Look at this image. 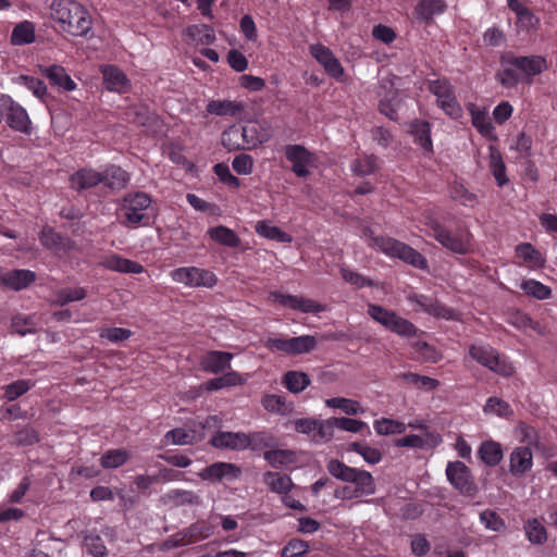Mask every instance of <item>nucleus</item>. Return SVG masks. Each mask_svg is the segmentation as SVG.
Listing matches in <instances>:
<instances>
[{"label":"nucleus","mask_w":557,"mask_h":557,"mask_svg":"<svg viewBox=\"0 0 557 557\" xmlns=\"http://www.w3.org/2000/svg\"><path fill=\"white\" fill-rule=\"evenodd\" d=\"M264 346L268 349H276L287 355H301L312 351L317 346V339L312 335H302L288 339L268 338L264 342Z\"/></svg>","instance_id":"9"},{"label":"nucleus","mask_w":557,"mask_h":557,"mask_svg":"<svg viewBox=\"0 0 557 557\" xmlns=\"http://www.w3.org/2000/svg\"><path fill=\"white\" fill-rule=\"evenodd\" d=\"M336 418L326 420H318L317 430L312 435V442L325 443L330 442L334 436V428H336Z\"/></svg>","instance_id":"45"},{"label":"nucleus","mask_w":557,"mask_h":557,"mask_svg":"<svg viewBox=\"0 0 557 557\" xmlns=\"http://www.w3.org/2000/svg\"><path fill=\"white\" fill-rule=\"evenodd\" d=\"M263 457L273 468H280L296 461V454L290 449L267 450Z\"/></svg>","instance_id":"34"},{"label":"nucleus","mask_w":557,"mask_h":557,"mask_svg":"<svg viewBox=\"0 0 557 557\" xmlns=\"http://www.w3.org/2000/svg\"><path fill=\"white\" fill-rule=\"evenodd\" d=\"M285 156L292 162V171L299 177L309 175L307 169L311 159V153L301 145H287L285 147Z\"/></svg>","instance_id":"15"},{"label":"nucleus","mask_w":557,"mask_h":557,"mask_svg":"<svg viewBox=\"0 0 557 557\" xmlns=\"http://www.w3.org/2000/svg\"><path fill=\"white\" fill-rule=\"evenodd\" d=\"M35 26L29 21L17 24L11 34V42L15 46L28 45L35 41Z\"/></svg>","instance_id":"31"},{"label":"nucleus","mask_w":557,"mask_h":557,"mask_svg":"<svg viewBox=\"0 0 557 557\" xmlns=\"http://www.w3.org/2000/svg\"><path fill=\"white\" fill-rule=\"evenodd\" d=\"M171 277L174 282L193 288H212L218 282V278L212 271L197 267L175 269L171 272Z\"/></svg>","instance_id":"7"},{"label":"nucleus","mask_w":557,"mask_h":557,"mask_svg":"<svg viewBox=\"0 0 557 557\" xmlns=\"http://www.w3.org/2000/svg\"><path fill=\"white\" fill-rule=\"evenodd\" d=\"M0 112L5 116L7 123L12 129L25 134L30 132V120L26 110L10 96H0Z\"/></svg>","instance_id":"8"},{"label":"nucleus","mask_w":557,"mask_h":557,"mask_svg":"<svg viewBox=\"0 0 557 557\" xmlns=\"http://www.w3.org/2000/svg\"><path fill=\"white\" fill-rule=\"evenodd\" d=\"M129 458L125 449H111L102 455L100 465L104 469H115L123 466Z\"/></svg>","instance_id":"44"},{"label":"nucleus","mask_w":557,"mask_h":557,"mask_svg":"<svg viewBox=\"0 0 557 557\" xmlns=\"http://www.w3.org/2000/svg\"><path fill=\"white\" fill-rule=\"evenodd\" d=\"M84 546L95 557H103L107 554L104 543L99 535L89 534L85 536Z\"/></svg>","instance_id":"60"},{"label":"nucleus","mask_w":557,"mask_h":557,"mask_svg":"<svg viewBox=\"0 0 557 557\" xmlns=\"http://www.w3.org/2000/svg\"><path fill=\"white\" fill-rule=\"evenodd\" d=\"M270 299L278 302L283 307L290 308L293 310H298L305 313H317L323 310V307L317 304L314 300L294 296L289 294H282L278 292H271Z\"/></svg>","instance_id":"12"},{"label":"nucleus","mask_w":557,"mask_h":557,"mask_svg":"<svg viewBox=\"0 0 557 557\" xmlns=\"http://www.w3.org/2000/svg\"><path fill=\"white\" fill-rule=\"evenodd\" d=\"M256 232L269 239H273L280 243H290L292 236L285 232H283L277 226L270 225L265 221H259L256 224Z\"/></svg>","instance_id":"38"},{"label":"nucleus","mask_w":557,"mask_h":557,"mask_svg":"<svg viewBox=\"0 0 557 557\" xmlns=\"http://www.w3.org/2000/svg\"><path fill=\"white\" fill-rule=\"evenodd\" d=\"M325 405L330 408L341 409L346 414H357L362 411L360 404L356 400L344 398V397H334L325 400Z\"/></svg>","instance_id":"56"},{"label":"nucleus","mask_w":557,"mask_h":557,"mask_svg":"<svg viewBox=\"0 0 557 557\" xmlns=\"http://www.w3.org/2000/svg\"><path fill=\"white\" fill-rule=\"evenodd\" d=\"M374 429L380 435L401 434L406 431L404 422L382 418L374 422Z\"/></svg>","instance_id":"54"},{"label":"nucleus","mask_w":557,"mask_h":557,"mask_svg":"<svg viewBox=\"0 0 557 557\" xmlns=\"http://www.w3.org/2000/svg\"><path fill=\"white\" fill-rule=\"evenodd\" d=\"M240 474V469L227 462H215L207 467L201 476L205 480H221L224 476L237 478Z\"/></svg>","instance_id":"24"},{"label":"nucleus","mask_w":557,"mask_h":557,"mask_svg":"<svg viewBox=\"0 0 557 557\" xmlns=\"http://www.w3.org/2000/svg\"><path fill=\"white\" fill-rule=\"evenodd\" d=\"M233 354L226 351L211 350L201 357L202 370L210 373H219L230 368Z\"/></svg>","instance_id":"19"},{"label":"nucleus","mask_w":557,"mask_h":557,"mask_svg":"<svg viewBox=\"0 0 557 557\" xmlns=\"http://www.w3.org/2000/svg\"><path fill=\"white\" fill-rule=\"evenodd\" d=\"M348 450L358 453L370 465H376L382 460L381 451L367 443L354 442L349 445Z\"/></svg>","instance_id":"49"},{"label":"nucleus","mask_w":557,"mask_h":557,"mask_svg":"<svg viewBox=\"0 0 557 557\" xmlns=\"http://www.w3.org/2000/svg\"><path fill=\"white\" fill-rule=\"evenodd\" d=\"M485 413H495L499 417H508L512 414L510 406L503 399L491 397L484 406Z\"/></svg>","instance_id":"57"},{"label":"nucleus","mask_w":557,"mask_h":557,"mask_svg":"<svg viewBox=\"0 0 557 557\" xmlns=\"http://www.w3.org/2000/svg\"><path fill=\"white\" fill-rule=\"evenodd\" d=\"M309 550V544L299 539L290 540L282 549V557H302Z\"/></svg>","instance_id":"58"},{"label":"nucleus","mask_w":557,"mask_h":557,"mask_svg":"<svg viewBox=\"0 0 557 557\" xmlns=\"http://www.w3.org/2000/svg\"><path fill=\"white\" fill-rule=\"evenodd\" d=\"M469 355L480 364L488 368L490 370L502 375H510L512 368L505 360L499 358V355L491 346H476L471 345Z\"/></svg>","instance_id":"10"},{"label":"nucleus","mask_w":557,"mask_h":557,"mask_svg":"<svg viewBox=\"0 0 557 557\" xmlns=\"http://www.w3.org/2000/svg\"><path fill=\"white\" fill-rule=\"evenodd\" d=\"M213 171L221 182L227 184L232 188L239 187V180L231 173L227 164L218 163L213 166Z\"/></svg>","instance_id":"62"},{"label":"nucleus","mask_w":557,"mask_h":557,"mask_svg":"<svg viewBox=\"0 0 557 557\" xmlns=\"http://www.w3.org/2000/svg\"><path fill=\"white\" fill-rule=\"evenodd\" d=\"M86 297V290L82 287L78 288H63L57 293V304L64 306L72 301H78Z\"/></svg>","instance_id":"59"},{"label":"nucleus","mask_w":557,"mask_h":557,"mask_svg":"<svg viewBox=\"0 0 557 557\" xmlns=\"http://www.w3.org/2000/svg\"><path fill=\"white\" fill-rule=\"evenodd\" d=\"M377 168V159L373 154L358 158L351 164L352 172L358 176H367L373 174Z\"/></svg>","instance_id":"46"},{"label":"nucleus","mask_w":557,"mask_h":557,"mask_svg":"<svg viewBox=\"0 0 557 557\" xmlns=\"http://www.w3.org/2000/svg\"><path fill=\"white\" fill-rule=\"evenodd\" d=\"M102 75L107 89L117 92L127 90L128 79L119 67L107 65L102 69Z\"/></svg>","instance_id":"21"},{"label":"nucleus","mask_w":557,"mask_h":557,"mask_svg":"<svg viewBox=\"0 0 557 557\" xmlns=\"http://www.w3.org/2000/svg\"><path fill=\"white\" fill-rule=\"evenodd\" d=\"M151 205V198L143 191L126 194L123 198L122 210L124 211L123 225L134 227L139 224L147 225L149 218L144 212Z\"/></svg>","instance_id":"4"},{"label":"nucleus","mask_w":557,"mask_h":557,"mask_svg":"<svg viewBox=\"0 0 557 557\" xmlns=\"http://www.w3.org/2000/svg\"><path fill=\"white\" fill-rule=\"evenodd\" d=\"M183 532L184 536H186V540L188 541V544H190L197 542L198 540L209 537L213 531L209 523L205 521H198L193 523Z\"/></svg>","instance_id":"51"},{"label":"nucleus","mask_w":557,"mask_h":557,"mask_svg":"<svg viewBox=\"0 0 557 557\" xmlns=\"http://www.w3.org/2000/svg\"><path fill=\"white\" fill-rule=\"evenodd\" d=\"M245 106L242 102L231 100H211L207 104V111L215 115L238 116L244 111Z\"/></svg>","instance_id":"25"},{"label":"nucleus","mask_w":557,"mask_h":557,"mask_svg":"<svg viewBox=\"0 0 557 557\" xmlns=\"http://www.w3.org/2000/svg\"><path fill=\"white\" fill-rule=\"evenodd\" d=\"M129 121L139 125V126H148L154 123L156 114L151 112L147 106L137 104L131 107L126 112Z\"/></svg>","instance_id":"36"},{"label":"nucleus","mask_w":557,"mask_h":557,"mask_svg":"<svg viewBox=\"0 0 557 557\" xmlns=\"http://www.w3.org/2000/svg\"><path fill=\"white\" fill-rule=\"evenodd\" d=\"M368 313L373 320L387 329L391 323L389 321L394 318L395 311L387 310L379 305H370Z\"/></svg>","instance_id":"61"},{"label":"nucleus","mask_w":557,"mask_h":557,"mask_svg":"<svg viewBox=\"0 0 557 557\" xmlns=\"http://www.w3.org/2000/svg\"><path fill=\"white\" fill-rule=\"evenodd\" d=\"M508 65L498 72L496 77L505 87H513L520 82L532 83V77L547 69L545 58L541 55L516 57L508 54L502 58Z\"/></svg>","instance_id":"3"},{"label":"nucleus","mask_w":557,"mask_h":557,"mask_svg":"<svg viewBox=\"0 0 557 557\" xmlns=\"http://www.w3.org/2000/svg\"><path fill=\"white\" fill-rule=\"evenodd\" d=\"M50 9L53 21L72 36H86L92 28L89 12L75 0H54Z\"/></svg>","instance_id":"2"},{"label":"nucleus","mask_w":557,"mask_h":557,"mask_svg":"<svg viewBox=\"0 0 557 557\" xmlns=\"http://www.w3.org/2000/svg\"><path fill=\"white\" fill-rule=\"evenodd\" d=\"M389 325L387 330L394 332L404 337L414 336L418 332V329L410 321L399 317L396 312L394 318L389 321Z\"/></svg>","instance_id":"50"},{"label":"nucleus","mask_w":557,"mask_h":557,"mask_svg":"<svg viewBox=\"0 0 557 557\" xmlns=\"http://www.w3.org/2000/svg\"><path fill=\"white\" fill-rule=\"evenodd\" d=\"M411 346L413 347L414 352L417 354V358L424 362L435 363L442 358L441 352L436 350L435 347L429 345L426 342L417 341L413 342Z\"/></svg>","instance_id":"47"},{"label":"nucleus","mask_w":557,"mask_h":557,"mask_svg":"<svg viewBox=\"0 0 557 557\" xmlns=\"http://www.w3.org/2000/svg\"><path fill=\"white\" fill-rule=\"evenodd\" d=\"M411 133L416 141L426 151H432L431 127L426 121H414L411 124Z\"/></svg>","instance_id":"35"},{"label":"nucleus","mask_w":557,"mask_h":557,"mask_svg":"<svg viewBox=\"0 0 557 557\" xmlns=\"http://www.w3.org/2000/svg\"><path fill=\"white\" fill-rule=\"evenodd\" d=\"M471 120L472 125L486 137H492L495 127L493 126L491 119L485 114L484 111L474 110V104H471Z\"/></svg>","instance_id":"43"},{"label":"nucleus","mask_w":557,"mask_h":557,"mask_svg":"<svg viewBox=\"0 0 557 557\" xmlns=\"http://www.w3.org/2000/svg\"><path fill=\"white\" fill-rule=\"evenodd\" d=\"M430 227L433 237L446 249L459 255H466L469 251V234L465 236L453 235L437 221L431 222Z\"/></svg>","instance_id":"11"},{"label":"nucleus","mask_w":557,"mask_h":557,"mask_svg":"<svg viewBox=\"0 0 557 557\" xmlns=\"http://www.w3.org/2000/svg\"><path fill=\"white\" fill-rule=\"evenodd\" d=\"M408 299L412 302L418 304L423 310L432 315L437 318H451V310L446 307L440 305L433 298L423 296V295H410Z\"/></svg>","instance_id":"26"},{"label":"nucleus","mask_w":557,"mask_h":557,"mask_svg":"<svg viewBox=\"0 0 557 557\" xmlns=\"http://www.w3.org/2000/svg\"><path fill=\"white\" fill-rule=\"evenodd\" d=\"M210 444L220 449L242 450L251 444L249 435L242 432L219 431L210 440Z\"/></svg>","instance_id":"13"},{"label":"nucleus","mask_w":557,"mask_h":557,"mask_svg":"<svg viewBox=\"0 0 557 557\" xmlns=\"http://www.w3.org/2000/svg\"><path fill=\"white\" fill-rule=\"evenodd\" d=\"M451 199L459 201L463 206L473 207L478 203L475 194L470 193L463 185L454 183L449 188Z\"/></svg>","instance_id":"55"},{"label":"nucleus","mask_w":557,"mask_h":557,"mask_svg":"<svg viewBox=\"0 0 557 557\" xmlns=\"http://www.w3.org/2000/svg\"><path fill=\"white\" fill-rule=\"evenodd\" d=\"M70 182L72 188L81 193L98 186L102 183V176L101 172H97L89 168H83L71 175Z\"/></svg>","instance_id":"17"},{"label":"nucleus","mask_w":557,"mask_h":557,"mask_svg":"<svg viewBox=\"0 0 557 557\" xmlns=\"http://www.w3.org/2000/svg\"><path fill=\"white\" fill-rule=\"evenodd\" d=\"M446 3L443 0H421L414 8V15L418 20L430 22L435 14L444 12Z\"/></svg>","instance_id":"27"},{"label":"nucleus","mask_w":557,"mask_h":557,"mask_svg":"<svg viewBox=\"0 0 557 557\" xmlns=\"http://www.w3.org/2000/svg\"><path fill=\"white\" fill-rule=\"evenodd\" d=\"M38 70L42 76L49 79L51 85L58 86L67 91L74 90L76 88V84L66 73L65 69L61 65H39Z\"/></svg>","instance_id":"16"},{"label":"nucleus","mask_w":557,"mask_h":557,"mask_svg":"<svg viewBox=\"0 0 557 557\" xmlns=\"http://www.w3.org/2000/svg\"><path fill=\"white\" fill-rule=\"evenodd\" d=\"M490 168L498 186L502 187L508 183L505 163L499 151L495 148H491Z\"/></svg>","instance_id":"39"},{"label":"nucleus","mask_w":557,"mask_h":557,"mask_svg":"<svg viewBox=\"0 0 557 557\" xmlns=\"http://www.w3.org/2000/svg\"><path fill=\"white\" fill-rule=\"evenodd\" d=\"M478 453L481 460L488 467L497 466L503 459L502 446L494 441L483 442Z\"/></svg>","instance_id":"28"},{"label":"nucleus","mask_w":557,"mask_h":557,"mask_svg":"<svg viewBox=\"0 0 557 557\" xmlns=\"http://www.w3.org/2000/svg\"><path fill=\"white\" fill-rule=\"evenodd\" d=\"M528 540L533 544H543L547 540L545 527L537 520H529L524 525Z\"/></svg>","instance_id":"52"},{"label":"nucleus","mask_w":557,"mask_h":557,"mask_svg":"<svg viewBox=\"0 0 557 557\" xmlns=\"http://www.w3.org/2000/svg\"><path fill=\"white\" fill-rule=\"evenodd\" d=\"M374 243L386 255L399 258L418 269H425L428 265L426 259L419 251L405 243L389 237L374 238Z\"/></svg>","instance_id":"5"},{"label":"nucleus","mask_w":557,"mask_h":557,"mask_svg":"<svg viewBox=\"0 0 557 557\" xmlns=\"http://www.w3.org/2000/svg\"><path fill=\"white\" fill-rule=\"evenodd\" d=\"M160 502L165 506L182 507V506H198L201 504L200 496L193 491L187 490H171L160 497Z\"/></svg>","instance_id":"18"},{"label":"nucleus","mask_w":557,"mask_h":557,"mask_svg":"<svg viewBox=\"0 0 557 557\" xmlns=\"http://www.w3.org/2000/svg\"><path fill=\"white\" fill-rule=\"evenodd\" d=\"M264 482L269 485L271 491L280 494H287L293 487L292 479L286 474L275 472H267L264 474Z\"/></svg>","instance_id":"37"},{"label":"nucleus","mask_w":557,"mask_h":557,"mask_svg":"<svg viewBox=\"0 0 557 557\" xmlns=\"http://www.w3.org/2000/svg\"><path fill=\"white\" fill-rule=\"evenodd\" d=\"M516 252L518 257L522 258L524 261L532 262L533 267L541 268L544 265V258L531 244L523 243L517 246Z\"/></svg>","instance_id":"53"},{"label":"nucleus","mask_w":557,"mask_h":557,"mask_svg":"<svg viewBox=\"0 0 557 557\" xmlns=\"http://www.w3.org/2000/svg\"><path fill=\"white\" fill-rule=\"evenodd\" d=\"M244 382V379L237 372H227L222 376L209 380L206 383V388L208 391H218L223 387L242 385Z\"/></svg>","instance_id":"42"},{"label":"nucleus","mask_w":557,"mask_h":557,"mask_svg":"<svg viewBox=\"0 0 557 557\" xmlns=\"http://www.w3.org/2000/svg\"><path fill=\"white\" fill-rule=\"evenodd\" d=\"M521 289L528 295L539 300L548 299L552 295V289L535 280H527L521 283Z\"/></svg>","instance_id":"48"},{"label":"nucleus","mask_w":557,"mask_h":557,"mask_svg":"<svg viewBox=\"0 0 557 557\" xmlns=\"http://www.w3.org/2000/svg\"><path fill=\"white\" fill-rule=\"evenodd\" d=\"M532 467V453L529 447H517L510 455L509 471L517 475L523 474Z\"/></svg>","instance_id":"23"},{"label":"nucleus","mask_w":557,"mask_h":557,"mask_svg":"<svg viewBox=\"0 0 557 557\" xmlns=\"http://www.w3.org/2000/svg\"><path fill=\"white\" fill-rule=\"evenodd\" d=\"M310 52L332 77L338 78L344 74L343 66L327 47L320 44L312 45Z\"/></svg>","instance_id":"14"},{"label":"nucleus","mask_w":557,"mask_h":557,"mask_svg":"<svg viewBox=\"0 0 557 557\" xmlns=\"http://www.w3.org/2000/svg\"><path fill=\"white\" fill-rule=\"evenodd\" d=\"M283 384L290 393L299 394L311 384V380L302 371H287L284 374Z\"/></svg>","instance_id":"29"},{"label":"nucleus","mask_w":557,"mask_h":557,"mask_svg":"<svg viewBox=\"0 0 557 557\" xmlns=\"http://www.w3.org/2000/svg\"><path fill=\"white\" fill-rule=\"evenodd\" d=\"M210 238L226 247H238L240 245V238L231 228L219 225L208 230Z\"/></svg>","instance_id":"30"},{"label":"nucleus","mask_w":557,"mask_h":557,"mask_svg":"<svg viewBox=\"0 0 557 557\" xmlns=\"http://www.w3.org/2000/svg\"><path fill=\"white\" fill-rule=\"evenodd\" d=\"M102 183L111 190H121L126 187L129 176L126 171L116 165H111L101 172Z\"/></svg>","instance_id":"22"},{"label":"nucleus","mask_w":557,"mask_h":557,"mask_svg":"<svg viewBox=\"0 0 557 557\" xmlns=\"http://www.w3.org/2000/svg\"><path fill=\"white\" fill-rule=\"evenodd\" d=\"M341 273H342V276L343 278L349 283V284H352L355 285L356 287L358 288H362L364 286H373L374 283L371 278H368L363 275H361L360 273L358 272H355L352 270H349V269H346V268H342L341 269Z\"/></svg>","instance_id":"63"},{"label":"nucleus","mask_w":557,"mask_h":557,"mask_svg":"<svg viewBox=\"0 0 557 557\" xmlns=\"http://www.w3.org/2000/svg\"><path fill=\"white\" fill-rule=\"evenodd\" d=\"M326 469L333 478L354 484V486L345 485L336 488L334 497L337 499L349 500L375 493V481L369 471L349 467L338 459H331Z\"/></svg>","instance_id":"1"},{"label":"nucleus","mask_w":557,"mask_h":557,"mask_svg":"<svg viewBox=\"0 0 557 557\" xmlns=\"http://www.w3.org/2000/svg\"><path fill=\"white\" fill-rule=\"evenodd\" d=\"M261 404L267 411L278 414H287L294 409L293 404L286 403L285 397L275 394L264 395Z\"/></svg>","instance_id":"32"},{"label":"nucleus","mask_w":557,"mask_h":557,"mask_svg":"<svg viewBox=\"0 0 557 557\" xmlns=\"http://www.w3.org/2000/svg\"><path fill=\"white\" fill-rule=\"evenodd\" d=\"M185 32L193 40L198 39L203 45H211L215 41L214 30L207 24L190 25Z\"/></svg>","instance_id":"40"},{"label":"nucleus","mask_w":557,"mask_h":557,"mask_svg":"<svg viewBox=\"0 0 557 557\" xmlns=\"http://www.w3.org/2000/svg\"><path fill=\"white\" fill-rule=\"evenodd\" d=\"M39 239L41 244L49 249H58L62 246V237L51 227H44Z\"/></svg>","instance_id":"64"},{"label":"nucleus","mask_w":557,"mask_h":557,"mask_svg":"<svg viewBox=\"0 0 557 557\" xmlns=\"http://www.w3.org/2000/svg\"><path fill=\"white\" fill-rule=\"evenodd\" d=\"M446 476L449 483L461 495L467 497H475L479 487L468 468L462 461H449L446 467Z\"/></svg>","instance_id":"6"},{"label":"nucleus","mask_w":557,"mask_h":557,"mask_svg":"<svg viewBox=\"0 0 557 557\" xmlns=\"http://www.w3.org/2000/svg\"><path fill=\"white\" fill-rule=\"evenodd\" d=\"M222 145L228 151L246 150L240 125H232L223 132Z\"/></svg>","instance_id":"33"},{"label":"nucleus","mask_w":557,"mask_h":557,"mask_svg":"<svg viewBox=\"0 0 557 557\" xmlns=\"http://www.w3.org/2000/svg\"><path fill=\"white\" fill-rule=\"evenodd\" d=\"M240 132L243 139L245 140L246 149H252L264 140V136L261 134L259 125L255 122H248L240 126Z\"/></svg>","instance_id":"41"},{"label":"nucleus","mask_w":557,"mask_h":557,"mask_svg":"<svg viewBox=\"0 0 557 557\" xmlns=\"http://www.w3.org/2000/svg\"><path fill=\"white\" fill-rule=\"evenodd\" d=\"M36 281V273L30 270H11L1 277V282L13 290L28 287Z\"/></svg>","instance_id":"20"}]
</instances>
